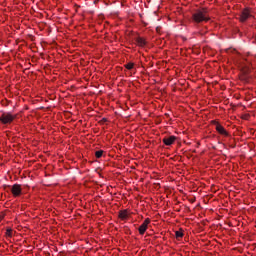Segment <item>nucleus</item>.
<instances>
[{
  "label": "nucleus",
  "instance_id": "16",
  "mask_svg": "<svg viewBox=\"0 0 256 256\" xmlns=\"http://www.w3.org/2000/svg\"><path fill=\"white\" fill-rule=\"evenodd\" d=\"M103 121H107V119L104 118Z\"/></svg>",
  "mask_w": 256,
  "mask_h": 256
},
{
  "label": "nucleus",
  "instance_id": "8",
  "mask_svg": "<svg viewBox=\"0 0 256 256\" xmlns=\"http://www.w3.org/2000/svg\"><path fill=\"white\" fill-rule=\"evenodd\" d=\"M175 141H177V137H175V136H170V137L163 139L164 145H167V146L173 145V143H175Z\"/></svg>",
  "mask_w": 256,
  "mask_h": 256
},
{
  "label": "nucleus",
  "instance_id": "12",
  "mask_svg": "<svg viewBox=\"0 0 256 256\" xmlns=\"http://www.w3.org/2000/svg\"><path fill=\"white\" fill-rule=\"evenodd\" d=\"M96 159H101L103 157V150H98L95 152Z\"/></svg>",
  "mask_w": 256,
  "mask_h": 256
},
{
  "label": "nucleus",
  "instance_id": "3",
  "mask_svg": "<svg viewBox=\"0 0 256 256\" xmlns=\"http://www.w3.org/2000/svg\"><path fill=\"white\" fill-rule=\"evenodd\" d=\"M249 17H251V8L243 9L239 18L240 23H245Z\"/></svg>",
  "mask_w": 256,
  "mask_h": 256
},
{
  "label": "nucleus",
  "instance_id": "13",
  "mask_svg": "<svg viewBox=\"0 0 256 256\" xmlns=\"http://www.w3.org/2000/svg\"><path fill=\"white\" fill-rule=\"evenodd\" d=\"M135 67V64L133 62H129L128 64H125V68L128 69V71H131Z\"/></svg>",
  "mask_w": 256,
  "mask_h": 256
},
{
  "label": "nucleus",
  "instance_id": "5",
  "mask_svg": "<svg viewBox=\"0 0 256 256\" xmlns=\"http://www.w3.org/2000/svg\"><path fill=\"white\" fill-rule=\"evenodd\" d=\"M11 193L13 197H19L23 193V189L20 184H14L11 188Z\"/></svg>",
  "mask_w": 256,
  "mask_h": 256
},
{
  "label": "nucleus",
  "instance_id": "1",
  "mask_svg": "<svg viewBox=\"0 0 256 256\" xmlns=\"http://www.w3.org/2000/svg\"><path fill=\"white\" fill-rule=\"evenodd\" d=\"M209 13L207 11V8H202L200 10H197L193 15H192V21L194 23H203V21H209Z\"/></svg>",
  "mask_w": 256,
  "mask_h": 256
},
{
  "label": "nucleus",
  "instance_id": "9",
  "mask_svg": "<svg viewBox=\"0 0 256 256\" xmlns=\"http://www.w3.org/2000/svg\"><path fill=\"white\" fill-rule=\"evenodd\" d=\"M241 73L243 75H249L251 73V66L249 64H242Z\"/></svg>",
  "mask_w": 256,
  "mask_h": 256
},
{
  "label": "nucleus",
  "instance_id": "10",
  "mask_svg": "<svg viewBox=\"0 0 256 256\" xmlns=\"http://www.w3.org/2000/svg\"><path fill=\"white\" fill-rule=\"evenodd\" d=\"M136 44L138 45V47H145L147 45V41L143 37H137Z\"/></svg>",
  "mask_w": 256,
  "mask_h": 256
},
{
  "label": "nucleus",
  "instance_id": "4",
  "mask_svg": "<svg viewBox=\"0 0 256 256\" xmlns=\"http://www.w3.org/2000/svg\"><path fill=\"white\" fill-rule=\"evenodd\" d=\"M151 223V219L146 218L144 220V222L140 225V227L138 228L139 234L140 235H145V232L147 231V229H149V225Z\"/></svg>",
  "mask_w": 256,
  "mask_h": 256
},
{
  "label": "nucleus",
  "instance_id": "6",
  "mask_svg": "<svg viewBox=\"0 0 256 256\" xmlns=\"http://www.w3.org/2000/svg\"><path fill=\"white\" fill-rule=\"evenodd\" d=\"M214 125H216V131L220 134L223 135L224 137H229V132L221 125L219 122H214Z\"/></svg>",
  "mask_w": 256,
  "mask_h": 256
},
{
  "label": "nucleus",
  "instance_id": "2",
  "mask_svg": "<svg viewBox=\"0 0 256 256\" xmlns=\"http://www.w3.org/2000/svg\"><path fill=\"white\" fill-rule=\"evenodd\" d=\"M19 117L18 114H13L12 112H3L0 116V123L2 125H11L15 119Z\"/></svg>",
  "mask_w": 256,
  "mask_h": 256
},
{
  "label": "nucleus",
  "instance_id": "7",
  "mask_svg": "<svg viewBox=\"0 0 256 256\" xmlns=\"http://www.w3.org/2000/svg\"><path fill=\"white\" fill-rule=\"evenodd\" d=\"M118 217L119 219H121V221H127V219H129V210L128 209L120 210L118 213Z\"/></svg>",
  "mask_w": 256,
  "mask_h": 256
},
{
  "label": "nucleus",
  "instance_id": "11",
  "mask_svg": "<svg viewBox=\"0 0 256 256\" xmlns=\"http://www.w3.org/2000/svg\"><path fill=\"white\" fill-rule=\"evenodd\" d=\"M176 239H182L183 237V229H180L179 231L175 232Z\"/></svg>",
  "mask_w": 256,
  "mask_h": 256
},
{
  "label": "nucleus",
  "instance_id": "14",
  "mask_svg": "<svg viewBox=\"0 0 256 256\" xmlns=\"http://www.w3.org/2000/svg\"><path fill=\"white\" fill-rule=\"evenodd\" d=\"M11 233H13V230L7 229L6 235H8V237H11Z\"/></svg>",
  "mask_w": 256,
  "mask_h": 256
},
{
  "label": "nucleus",
  "instance_id": "15",
  "mask_svg": "<svg viewBox=\"0 0 256 256\" xmlns=\"http://www.w3.org/2000/svg\"><path fill=\"white\" fill-rule=\"evenodd\" d=\"M103 121H107V119L104 118Z\"/></svg>",
  "mask_w": 256,
  "mask_h": 256
}]
</instances>
